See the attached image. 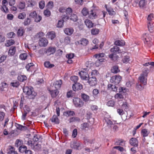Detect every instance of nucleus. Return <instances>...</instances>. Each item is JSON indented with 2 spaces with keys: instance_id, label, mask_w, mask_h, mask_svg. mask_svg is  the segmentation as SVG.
<instances>
[{
  "instance_id": "c756f323",
  "label": "nucleus",
  "mask_w": 154,
  "mask_h": 154,
  "mask_svg": "<svg viewBox=\"0 0 154 154\" xmlns=\"http://www.w3.org/2000/svg\"><path fill=\"white\" fill-rule=\"evenodd\" d=\"M97 16L96 13L93 10H91L90 12V13L89 14V17L91 19H95Z\"/></svg>"
},
{
  "instance_id": "473e14b6",
  "label": "nucleus",
  "mask_w": 154,
  "mask_h": 154,
  "mask_svg": "<svg viewBox=\"0 0 154 154\" xmlns=\"http://www.w3.org/2000/svg\"><path fill=\"white\" fill-rule=\"evenodd\" d=\"M31 21L32 20L30 18L27 17V18L24 20L23 23V24L25 26H28L31 24Z\"/></svg>"
},
{
  "instance_id": "ea45409f",
  "label": "nucleus",
  "mask_w": 154,
  "mask_h": 154,
  "mask_svg": "<svg viewBox=\"0 0 154 154\" xmlns=\"http://www.w3.org/2000/svg\"><path fill=\"white\" fill-rule=\"evenodd\" d=\"M26 14L24 12L18 14V18L20 19L23 20L26 17Z\"/></svg>"
},
{
  "instance_id": "338daca9",
  "label": "nucleus",
  "mask_w": 154,
  "mask_h": 154,
  "mask_svg": "<svg viewBox=\"0 0 154 154\" xmlns=\"http://www.w3.org/2000/svg\"><path fill=\"white\" fill-rule=\"evenodd\" d=\"M17 127L18 129L20 130H25L26 128V126L20 124H17Z\"/></svg>"
},
{
  "instance_id": "79ce46f5",
  "label": "nucleus",
  "mask_w": 154,
  "mask_h": 154,
  "mask_svg": "<svg viewBox=\"0 0 154 154\" xmlns=\"http://www.w3.org/2000/svg\"><path fill=\"white\" fill-rule=\"evenodd\" d=\"M69 121L70 123L75 121L79 122L80 121V119L78 117H73L70 118Z\"/></svg>"
},
{
  "instance_id": "f8f14e48",
  "label": "nucleus",
  "mask_w": 154,
  "mask_h": 154,
  "mask_svg": "<svg viewBox=\"0 0 154 154\" xmlns=\"http://www.w3.org/2000/svg\"><path fill=\"white\" fill-rule=\"evenodd\" d=\"M72 88L75 91H79L82 88V85L79 83L77 82L73 85Z\"/></svg>"
},
{
  "instance_id": "a19ab883",
  "label": "nucleus",
  "mask_w": 154,
  "mask_h": 154,
  "mask_svg": "<svg viewBox=\"0 0 154 154\" xmlns=\"http://www.w3.org/2000/svg\"><path fill=\"white\" fill-rule=\"evenodd\" d=\"M82 98L85 102L88 101L89 99V96L85 94H82Z\"/></svg>"
},
{
  "instance_id": "c85d7f7f",
  "label": "nucleus",
  "mask_w": 154,
  "mask_h": 154,
  "mask_svg": "<svg viewBox=\"0 0 154 154\" xmlns=\"http://www.w3.org/2000/svg\"><path fill=\"white\" fill-rule=\"evenodd\" d=\"M149 133L147 129L145 128L142 130L141 134L143 137H145L148 136Z\"/></svg>"
},
{
  "instance_id": "423d86ee",
  "label": "nucleus",
  "mask_w": 154,
  "mask_h": 154,
  "mask_svg": "<svg viewBox=\"0 0 154 154\" xmlns=\"http://www.w3.org/2000/svg\"><path fill=\"white\" fill-rule=\"evenodd\" d=\"M122 79V77L120 75H115L112 76L110 79V82L115 85L119 84Z\"/></svg>"
},
{
  "instance_id": "a18cd8bd",
  "label": "nucleus",
  "mask_w": 154,
  "mask_h": 154,
  "mask_svg": "<svg viewBox=\"0 0 154 154\" xmlns=\"http://www.w3.org/2000/svg\"><path fill=\"white\" fill-rule=\"evenodd\" d=\"M75 93H74L72 90H70L67 92L66 94V97L68 98L73 97L75 96Z\"/></svg>"
},
{
  "instance_id": "72a5a7b5",
  "label": "nucleus",
  "mask_w": 154,
  "mask_h": 154,
  "mask_svg": "<svg viewBox=\"0 0 154 154\" xmlns=\"http://www.w3.org/2000/svg\"><path fill=\"white\" fill-rule=\"evenodd\" d=\"M29 146H30L32 148H34L35 146L38 145L37 143H35L34 142L31 140H29L26 143Z\"/></svg>"
},
{
  "instance_id": "680f3d73",
  "label": "nucleus",
  "mask_w": 154,
  "mask_h": 154,
  "mask_svg": "<svg viewBox=\"0 0 154 154\" xmlns=\"http://www.w3.org/2000/svg\"><path fill=\"white\" fill-rule=\"evenodd\" d=\"M115 97L118 100L122 99L124 98L123 95L120 93H117L115 94Z\"/></svg>"
},
{
  "instance_id": "c03bdc74",
  "label": "nucleus",
  "mask_w": 154,
  "mask_h": 154,
  "mask_svg": "<svg viewBox=\"0 0 154 154\" xmlns=\"http://www.w3.org/2000/svg\"><path fill=\"white\" fill-rule=\"evenodd\" d=\"M15 43V41L14 40L10 39L7 41L6 43L5 44V45L7 47H9Z\"/></svg>"
},
{
  "instance_id": "393cba45",
  "label": "nucleus",
  "mask_w": 154,
  "mask_h": 154,
  "mask_svg": "<svg viewBox=\"0 0 154 154\" xmlns=\"http://www.w3.org/2000/svg\"><path fill=\"white\" fill-rule=\"evenodd\" d=\"M64 115L66 117H69L74 116L75 113L72 111L67 110L64 112Z\"/></svg>"
},
{
  "instance_id": "603ef678",
  "label": "nucleus",
  "mask_w": 154,
  "mask_h": 154,
  "mask_svg": "<svg viewBox=\"0 0 154 154\" xmlns=\"http://www.w3.org/2000/svg\"><path fill=\"white\" fill-rule=\"evenodd\" d=\"M43 14L45 16L49 17L51 15V12L48 9H47L44 11Z\"/></svg>"
},
{
  "instance_id": "bb28decb",
  "label": "nucleus",
  "mask_w": 154,
  "mask_h": 154,
  "mask_svg": "<svg viewBox=\"0 0 154 154\" xmlns=\"http://www.w3.org/2000/svg\"><path fill=\"white\" fill-rule=\"evenodd\" d=\"M125 141L122 139H119L117 140L115 143L116 145H119L122 146L125 145Z\"/></svg>"
},
{
  "instance_id": "aec40b11",
  "label": "nucleus",
  "mask_w": 154,
  "mask_h": 154,
  "mask_svg": "<svg viewBox=\"0 0 154 154\" xmlns=\"http://www.w3.org/2000/svg\"><path fill=\"white\" fill-rule=\"evenodd\" d=\"M47 36L51 40L53 39L56 37V34L54 32L52 31L47 33Z\"/></svg>"
},
{
  "instance_id": "09e8293b",
  "label": "nucleus",
  "mask_w": 154,
  "mask_h": 154,
  "mask_svg": "<svg viewBox=\"0 0 154 154\" xmlns=\"http://www.w3.org/2000/svg\"><path fill=\"white\" fill-rule=\"evenodd\" d=\"M39 7L40 9H43L45 6V2L44 0H42L39 2Z\"/></svg>"
},
{
  "instance_id": "4c0bfd02",
  "label": "nucleus",
  "mask_w": 154,
  "mask_h": 154,
  "mask_svg": "<svg viewBox=\"0 0 154 154\" xmlns=\"http://www.w3.org/2000/svg\"><path fill=\"white\" fill-rule=\"evenodd\" d=\"M28 56V55L26 53H22L20 54L19 58L22 60H25L26 59Z\"/></svg>"
},
{
  "instance_id": "ddd939ff",
  "label": "nucleus",
  "mask_w": 154,
  "mask_h": 154,
  "mask_svg": "<svg viewBox=\"0 0 154 154\" xmlns=\"http://www.w3.org/2000/svg\"><path fill=\"white\" fill-rule=\"evenodd\" d=\"M38 43L40 47H45L48 44V41L45 38H42L40 39Z\"/></svg>"
},
{
  "instance_id": "e433bc0d",
  "label": "nucleus",
  "mask_w": 154,
  "mask_h": 154,
  "mask_svg": "<svg viewBox=\"0 0 154 154\" xmlns=\"http://www.w3.org/2000/svg\"><path fill=\"white\" fill-rule=\"evenodd\" d=\"M44 66L46 68H52L54 66V64H51L50 63L49 61H45L44 63Z\"/></svg>"
},
{
  "instance_id": "a211bd4d",
  "label": "nucleus",
  "mask_w": 154,
  "mask_h": 154,
  "mask_svg": "<svg viewBox=\"0 0 154 154\" xmlns=\"http://www.w3.org/2000/svg\"><path fill=\"white\" fill-rule=\"evenodd\" d=\"M50 93L52 98H55L59 93V91L57 89L54 90H49Z\"/></svg>"
},
{
  "instance_id": "1a4fd4ad",
  "label": "nucleus",
  "mask_w": 154,
  "mask_h": 154,
  "mask_svg": "<svg viewBox=\"0 0 154 154\" xmlns=\"http://www.w3.org/2000/svg\"><path fill=\"white\" fill-rule=\"evenodd\" d=\"M87 80L88 83L90 86H94L97 84V80L95 77L89 76Z\"/></svg>"
},
{
  "instance_id": "4468645a",
  "label": "nucleus",
  "mask_w": 154,
  "mask_h": 154,
  "mask_svg": "<svg viewBox=\"0 0 154 154\" xmlns=\"http://www.w3.org/2000/svg\"><path fill=\"white\" fill-rule=\"evenodd\" d=\"M107 11L108 12L109 14L110 15H114L116 14V12L114 11L113 8L110 7H108L107 5H105L104 6Z\"/></svg>"
},
{
  "instance_id": "b1692460",
  "label": "nucleus",
  "mask_w": 154,
  "mask_h": 154,
  "mask_svg": "<svg viewBox=\"0 0 154 154\" xmlns=\"http://www.w3.org/2000/svg\"><path fill=\"white\" fill-rule=\"evenodd\" d=\"M65 33L68 35H72L74 31L73 29L72 28H67L64 30Z\"/></svg>"
},
{
  "instance_id": "2eb2a0df",
  "label": "nucleus",
  "mask_w": 154,
  "mask_h": 154,
  "mask_svg": "<svg viewBox=\"0 0 154 154\" xmlns=\"http://www.w3.org/2000/svg\"><path fill=\"white\" fill-rule=\"evenodd\" d=\"M129 143L131 145L137 147L138 146V141L136 138H131L129 140Z\"/></svg>"
},
{
  "instance_id": "052dcab7",
  "label": "nucleus",
  "mask_w": 154,
  "mask_h": 154,
  "mask_svg": "<svg viewBox=\"0 0 154 154\" xmlns=\"http://www.w3.org/2000/svg\"><path fill=\"white\" fill-rule=\"evenodd\" d=\"M82 14L84 16H86L88 14V11L85 8H84L81 11Z\"/></svg>"
},
{
  "instance_id": "5701e85b",
  "label": "nucleus",
  "mask_w": 154,
  "mask_h": 154,
  "mask_svg": "<svg viewBox=\"0 0 154 154\" xmlns=\"http://www.w3.org/2000/svg\"><path fill=\"white\" fill-rule=\"evenodd\" d=\"M107 89L110 91H116L117 90V88L115 85H113L111 84L108 85Z\"/></svg>"
},
{
  "instance_id": "39448f33",
  "label": "nucleus",
  "mask_w": 154,
  "mask_h": 154,
  "mask_svg": "<svg viewBox=\"0 0 154 154\" xmlns=\"http://www.w3.org/2000/svg\"><path fill=\"white\" fill-rule=\"evenodd\" d=\"M89 69H90V67H87L86 68H84L83 71H82L79 72V75L82 79L88 80V79L90 76L88 73Z\"/></svg>"
},
{
  "instance_id": "f257e3e1",
  "label": "nucleus",
  "mask_w": 154,
  "mask_h": 154,
  "mask_svg": "<svg viewBox=\"0 0 154 154\" xmlns=\"http://www.w3.org/2000/svg\"><path fill=\"white\" fill-rule=\"evenodd\" d=\"M110 51L112 53V54H109V57L113 61H116L119 57V56L116 54L122 52L119 48L117 46H114L111 48L110 49Z\"/></svg>"
},
{
  "instance_id": "6ab92c4d",
  "label": "nucleus",
  "mask_w": 154,
  "mask_h": 154,
  "mask_svg": "<svg viewBox=\"0 0 154 154\" xmlns=\"http://www.w3.org/2000/svg\"><path fill=\"white\" fill-rule=\"evenodd\" d=\"M8 153L9 154H18L17 152L15 151L14 148L12 146H9L7 149Z\"/></svg>"
},
{
  "instance_id": "412c9836",
  "label": "nucleus",
  "mask_w": 154,
  "mask_h": 154,
  "mask_svg": "<svg viewBox=\"0 0 154 154\" xmlns=\"http://www.w3.org/2000/svg\"><path fill=\"white\" fill-rule=\"evenodd\" d=\"M85 23L86 26L88 28H91L93 27L94 23L91 20L86 19L85 21Z\"/></svg>"
},
{
  "instance_id": "37998d69",
  "label": "nucleus",
  "mask_w": 154,
  "mask_h": 154,
  "mask_svg": "<svg viewBox=\"0 0 154 154\" xmlns=\"http://www.w3.org/2000/svg\"><path fill=\"white\" fill-rule=\"evenodd\" d=\"M19 151L23 153L25 152H26L27 151V147L26 146H20L19 149Z\"/></svg>"
},
{
  "instance_id": "7c9ffc66",
  "label": "nucleus",
  "mask_w": 154,
  "mask_h": 154,
  "mask_svg": "<svg viewBox=\"0 0 154 154\" xmlns=\"http://www.w3.org/2000/svg\"><path fill=\"white\" fill-rule=\"evenodd\" d=\"M149 31L151 33L153 32V26L152 22H148L147 24Z\"/></svg>"
},
{
  "instance_id": "5fc2aeb1",
  "label": "nucleus",
  "mask_w": 154,
  "mask_h": 154,
  "mask_svg": "<svg viewBox=\"0 0 154 154\" xmlns=\"http://www.w3.org/2000/svg\"><path fill=\"white\" fill-rule=\"evenodd\" d=\"M48 8L52 9L54 7V2L52 1H49L46 5Z\"/></svg>"
},
{
  "instance_id": "69168bd1",
  "label": "nucleus",
  "mask_w": 154,
  "mask_h": 154,
  "mask_svg": "<svg viewBox=\"0 0 154 154\" xmlns=\"http://www.w3.org/2000/svg\"><path fill=\"white\" fill-rule=\"evenodd\" d=\"M130 60V57L128 56H126L124 57V58L122 60V61L124 63H127Z\"/></svg>"
},
{
  "instance_id": "49530a36",
  "label": "nucleus",
  "mask_w": 154,
  "mask_h": 154,
  "mask_svg": "<svg viewBox=\"0 0 154 154\" xmlns=\"http://www.w3.org/2000/svg\"><path fill=\"white\" fill-rule=\"evenodd\" d=\"M10 85L11 86L17 88L19 87L20 84L19 82L17 81H14L13 82H11Z\"/></svg>"
},
{
  "instance_id": "2f4dec72",
  "label": "nucleus",
  "mask_w": 154,
  "mask_h": 154,
  "mask_svg": "<svg viewBox=\"0 0 154 154\" xmlns=\"http://www.w3.org/2000/svg\"><path fill=\"white\" fill-rule=\"evenodd\" d=\"M51 120L52 122H54L56 124L59 123V120L56 115H54L52 119H51Z\"/></svg>"
},
{
  "instance_id": "13d9d810",
  "label": "nucleus",
  "mask_w": 154,
  "mask_h": 154,
  "mask_svg": "<svg viewBox=\"0 0 154 154\" xmlns=\"http://www.w3.org/2000/svg\"><path fill=\"white\" fill-rule=\"evenodd\" d=\"M70 19L74 22L78 20V17L77 16L74 14L71 15L70 17Z\"/></svg>"
},
{
  "instance_id": "6e6552de",
  "label": "nucleus",
  "mask_w": 154,
  "mask_h": 154,
  "mask_svg": "<svg viewBox=\"0 0 154 154\" xmlns=\"http://www.w3.org/2000/svg\"><path fill=\"white\" fill-rule=\"evenodd\" d=\"M56 48L55 47L50 46L47 48H45L44 51V53L47 55L49 56L51 54H54L56 52Z\"/></svg>"
},
{
  "instance_id": "c9c22d12",
  "label": "nucleus",
  "mask_w": 154,
  "mask_h": 154,
  "mask_svg": "<svg viewBox=\"0 0 154 154\" xmlns=\"http://www.w3.org/2000/svg\"><path fill=\"white\" fill-rule=\"evenodd\" d=\"M24 32V30L23 28L20 27L19 28L17 32V35L18 36H22Z\"/></svg>"
},
{
  "instance_id": "4d7b16f0",
  "label": "nucleus",
  "mask_w": 154,
  "mask_h": 154,
  "mask_svg": "<svg viewBox=\"0 0 154 154\" xmlns=\"http://www.w3.org/2000/svg\"><path fill=\"white\" fill-rule=\"evenodd\" d=\"M18 7L19 9H24L25 6V2H20L18 6Z\"/></svg>"
},
{
  "instance_id": "6e6d98bb",
  "label": "nucleus",
  "mask_w": 154,
  "mask_h": 154,
  "mask_svg": "<svg viewBox=\"0 0 154 154\" xmlns=\"http://www.w3.org/2000/svg\"><path fill=\"white\" fill-rule=\"evenodd\" d=\"M104 119L108 126H110L113 124V123L112 122V121L110 119L105 117Z\"/></svg>"
},
{
  "instance_id": "9b49d317",
  "label": "nucleus",
  "mask_w": 154,
  "mask_h": 154,
  "mask_svg": "<svg viewBox=\"0 0 154 154\" xmlns=\"http://www.w3.org/2000/svg\"><path fill=\"white\" fill-rule=\"evenodd\" d=\"M76 44L81 45L83 46H86L88 44V40L85 38H81L80 40L76 42Z\"/></svg>"
},
{
  "instance_id": "3c124183",
  "label": "nucleus",
  "mask_w": 154,
  "mask_h": 154,
  "mask_svg": "<svg viewBox=\"0 0 154 154\" xmlns=\"http://www.w3.org/2000/svg\"><path fill=\"white\" fill-rule=\"evenodd\" d=\"M34 66V64L33 63H30L26 65L25 68L27 71H29V69L31 70Z\"/></svg>"
},
{
  "instance_id": "0eeeda50",
  "label": "nucleus",
  "mask_w": 154,
  "mask_h": 154,
  "mask_svg": "<svg viewBox=\"0 0 154 154\" xmlns=\"http://www.w3.org/2000/svg\"><path fill=\"white\" fill-rule=\"evenodd\" d=\"M74 104L76 107H81L84 105V102L78 97H75L73 100Z\"/></svg>"
},
{
  "instance_id": "cd10ccee",
  "label": "nucleus",
  "mask_w": 154,
  "mask_h": 154,
  "mask_svg": "<svg viewBox=\"0 0 154 154\" xmlns=\"http://www.w3.org/2000/svg\"><path fill=\"white\" fill-rule=\"evenodd\" d=\"M111 72L114 73H117L120 72L119 67L117 66H114L112 68Z\"/></svg>"
},
{
  "instance_id": "20e7f679",
  "label": "nucleus",
  "mask_w": 154,
  "mask_h": 154,
  "mask_svg": "<svg viewBox=\"0 0 154 154\" xmlns=\"http://www.w3.org/2000/svg\"><path fill=\"white\" fill-rule=\"evenodd\" d=\"M23 90L24 93L28 95V98L30 99H33L37 95L35 92L32 91V89L29 88L28 87H24Z\"/></svg>"
},
{
  "instance_id": "dca6fc26",
  "label": "nucleus",
  "mask_w": 154,
  "mask_h": 154,
  "mask_svg": "<svg viewBox=\"0 0 154 154\" xmlns=\"http://www.w3.org/2000/svg\"><path fill=\"white\" fill-rule=\"evenodd\" d=\"M8 4V0H3L2 1V9L3 10L5 13L8 12V9L7 7Z\"/></svg>"
},
{
  "instance_id": "9d476101",
  "label": "nucleus",
  "mask_w": 154,
  "mask_h": 154,
  "mask_svg": "<svg viewBox=\"0 0 154 154\" xmlns=\"http://www.w3.org/2000/svg\"><path fill=\"white\" fill-rule=\"evenodd\" d=\"M82 145V144L79 142H74L71 143L70 146L72 148L79 150L82 149L81 147Z\"/></svg>"
},
{
  "instance_id": "de8ad7c7",
  "label": "nucleus",
  "mask_w": 154,
  "mask_h": 154,
  "mask_svg": "<svg viewBox=\"0 0 154 154\" xmlns=\"http://www.w3.org/2000/svg\"><path fill=\"white\" fill-rule=\"evenodd\" d=\"M146 4L145 0H141L139 2V5L140 8H143Z\"/></svg>"
},
{
  "instance_id": "e2e57ef3",
  "label": "nucleus",
  "mask_w": 154,
  "mask_h": 154,
  "mask_svg": "<svg viewBox=\"0 0 154 154\" xmlns=\"http://www.w3.org/2000/svg\"><path fill=\"white\" fill-rule=\"evenodd\" d=\"M36 16H37V14L35 11H33L31 12L29 15V16L30 18H33V19H34Z\"/></svg>"
},
{
  "instance_id": "f3484780",
  "label": "nucleus",
  "mask_w": 154,
  "mask_h": 154,
  "mask_svg": "<svg viewBox=\"0 0 154 154\" xmlns=\"http://www.w3.org/2000/svg\"><path fill=\"white\" fill-rule=\"evenodd\" d=\"M16 48L15 46H12L10 48L8 51V55L9 56H14L16 53Z\"/></svg>"
},
{
  "instance_id": "bf43d9fd",
  "label": "nucleus",
  "mask_w": 154,
  "mask_h": 154,
  "mask_svg": "<svg viewBox=\"0 0 154 154\" xmlns=\"http://www.w3.org/2000/svg\"><path fill=\"white\" fill-rule=\"evenodd\" d=\"M99 32L98 29L97 28L93 29L91 30V33L93 35L97 34Z\"/></svg>"
},
{
  "instance_id": "4be33fe9",
  "label": "nucleus",
  "mask_w": 154,
  "mask_h": 154,
  "mask_svg": "<svg viewBox=\"0 0 154 154\" xmlns=\"http://www.w3.org/2000/svg\"><path fill=\"white\" fill-rule=\"evenodd\" d=\"M62 84V82L61 80L56 81L53 84L55 88L56 89H59L61 87Z\"/></svg>"
},
{
  "instance_id": "774afa93",
  "label": "nucleus",
  "mask_w": 154,
  "mask_h": 154,
  "mask_svg": "<svg viewBox=\"0 0 154 154\" xmlns=\"http://www.w3.org/2000/svg\"><path fill=\"white\" fill-rule=\"evenodd\" d=\"M105 54L104 53H100L94 55V57L96 58H100L104 57Z\"/></svg>"
},
{
  "instance_id": "a878e982",
  "label": "nucleus",
  "mask_w": 154,
  "mask_h": 154,
  "mask_svg": "<svg viewBox=\"0 0 154 154\" xmlns=\"http://www.w3.org/2000/svg\"><path fill=\"white\" fill-rule=\"evenodd\" d=\"M115 44L117 46H122L125 44L124 41L122 40H118L114 42Z\"/></svg>"
},
{
  "instance_id": "8fccbe9b",
  "label": "nucleus",
  "mask_w": 154,
  "mask_h": 154,
  "mask_svg": "<svg viewBox=\"0 0 154 154\" xmlns=\"http://www.w3.org/2000/svg\"><path fill=\"white\" fill-rule=\"evenodd\" d=\"M64 20H60L58 21V23L57 24V27L59 28H61L63 26V23Z\"/></svg>"
},
{
  "instance_id": "58836bf2",
  "label": "nucleus",
  "mask_w": 154,
  "mask_h": 154,
  "mask_svg": "<svg viewBox=\"0 0 154 154\" xmlns=\"http://www.w3.org/2000/svg\"><path fill=\"white\" fill-rule=\"evenodd\" d=\"M89 125L88 123L84 122L81 125L80 128L83 130H86V128H88Z\"/></svg>"
},
{
  "instance_id": "864d4df0",
  "label": "nucleus",
  "mask_w": 154,
  "mask_h": 154,
  "mask_svg": "<svg viewBox=\"0 0 154 154\" xmlns=\"http://www.w3.org/2000/svg\"><path fill=\"white\" fill-rule=\"evenodd\" d=\"M37 3L34 0H32L31 2H29L28 4V6L30 7H33L34 6H36Z\"/></svg>"
},
{
  "instance_id": "f704fd0d",
  "label": "nucleus",
  "mask_w": 154,
  "mask_h": 154,
  "mask_svg": "<svg viewBox=\"0 0 154 154\" xmlns=\"http://www.w3.org/2000/svg\"><path fill=\"white\" fill-rule=\"evenodd\" d=\"M27 79V77L25 75H20L17 77V79L21 82H23Z\"/></svg>"
},
{
  "instance_id": "f03ea898",
  "label": "nucleus",
  "mask_w": 154,
  "mask_h": 154,
  "mask_svg": "<svg viewBox=\"0 0 154 154\" xmlns=\"http://www.w3.org/2000/svg\"><path fill=\"white\" fill-rule=\"evenodd\" d=\"M149 72L148 68H145L143 71L142 73L139 77L140 82L144 85H146L147 83V77Z\"/></svg>"
},
{
  "instance_id": "7ed1b4c3",
  "label": "nucleus",
  "mask_w": 154,
  "mask_h": 154,
  "mask_svg": "<svg viewBox=\"0 0 154 154\" xmlns=\"http://www.w3.org/2000/svg\"><path fill=\"white\" fill-rule=\"evenodd\" d=\"M142 38L145 45L146 46L150 47L152 45V35L150 34L146 33L143 35Z\"/></svg>"
},
{
  "instance_id": "0e129e2a",
  "label": "nucleus",
  "mask_w": 154,
  "mask_h": 154,
  "mask_svg": "<svg viewBox=\"0 0 154 154\" xmlns=\"http://www.w3.org/2000/svg\"><path fill=\"white\" fill-rule=\"evenodd\" d=\"M78 79V77L77 76H72L70 78L71 80L73 81L75 83H77Z\"/></svg>"
}]
</instances>
